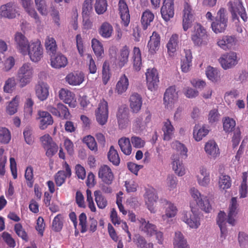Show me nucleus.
Here are the masks:
<instances>
[{
    "mask_svg": "<svg viewBox=\"0 0 248 248\" xmlns=\"http://www.w3.org/2000/svg\"><path fill=\"white\" fill-rule=\"evenodd\" d=\"M208 37L206 30L201 24L197 23L195 25L191 38L195 46H201L206 44Z\"/></svg>",
    "mask_w": 248,
    "mask_h": 248,
    "instance_id": "nucleus-4",
    "label": "nucleus"
},
{
    "mask_svg": "<svg viewBox=\"0 0 248 248\" xmlns=\"http://www.w3.org/2000/svg\"><path fill=\"white\" fill-rule=\"evenodd\" d=\"M218 185L221 189L226 190L230 188L232 186L231 177L227 175H222L219 178Z\"/></svg>",
    "mask_w": 248,
    "mask_h": 248,
    "instance_id": "nucleus-53",
    "label": "nucleus"
},
{
    "mask_svg": "<svg viewBox=\"0 0 248 248\" xmlns=\"http://www.w3.org/2000/svg\"><path fill=\"white\" fill-rule=\"evenodd\" d=\"M155 18L154 14L149 10H146L142 13L141 17V24L143 30H146L150 26Z\"/></svg>",
    "mask_w": 248,
    "mask_h": 248,
    "instance_id": "nucleus-38",
    "label": "nucleus"
},
{
    "mask_svg": "<svg viewBox=\"0 0 248 248\" xmlns=\"http://www.w3.org/2000/svg\"><path fill=\"white\" fill-rule=\"evenodd\" d=\"M130 107L134 113H138L141 109L142 100L141 96L138 93H132L129 99Z\"/></svg>",
    "mask_w": 248,
    "mask_h": 248,
    "instance_id": "nucleus-31",
    "label": "nucleus"
},
{
    "mask_svg": "<svg viewBox=\"0 0 248 248\" xmlns=\"http://www.w3.org/2000/svg\"><path fill=\"white\" fill-rule=\"evenodd\" d=\"M19 15L16 4L14 2H8L0 7V16L8 19H13Z\"/></svg>",
    "mask_w": 248,
    "mask_h": 248,
    "instance_id": "nucleus-10",
    "label": "nucleus"
},
{
    "mask_svg": "<svg viewBox=\"0 0 248 248\" xmlns=\"http://www.w3.org/2000/svg\"><path fill=\"white\" fill-rule=\"evenodd\" d=\"M23 7L30 16L33 18L37 26L41 24V21L35 10L31 6V0H20Z\"/></svg>",
    "mask_w": 248,
    "mask_h": 248,
    "instance_id": "nucleus-29",
    "label": "nucleus"
},
{
    "mask_svg": "<svg viewBox=\"0 0 248 248\" xmlns=\"http://www.w3.org/2000/svg\"><path fill=\"white\" fill-rule=\"evenodd\" d=\"M185 56L181 60V67L183 72L187 73L192 66V55L190 49H185Z\"/></svg>",
    "mask_w": 248,
    "mask_h": 248,
    "instance_id": "nucleus-32",
    "label": "nucleus"
},
{
    "mask_svg": "<svg viewBox=\"0 0 248 248\" xmlns=\"http://www.w3.org/2000/svg\"><path fill=\"white\" fill-rule=\"evenodd\" d=\"M93 0H84L82 7V15L90 16L93 12Z\"/></svg>",
    "mask_w": 248,
    "mask_h": 248,
    "instance_id": "nucleus-57",
    "label": "nucleus"
},
{
    "mask_svg": "<svg viewBox=\"0 0 248 248\" xmlns=\"http://www.w3.org/2000/svg\"><path fill=\"white\" fill-rule=\"evenodd\" d=\"M189 193L192 198L202 210L206 213H209L211 211L212 207L206 196L202 195L199 191L195 187H192L189 189Z\"/></svg>",
    "mask_w": 248,
    "mask_h": 248,
    "instance_id": "nucleus-3",
    "label": "nucleus"
},
{
    "mask_svg": "<svg viewBox=\"0 0 248 248\" xmlns=\"http://www.w3.org/2000/svg\"><path fill=\"white\" fill-rule=\"evenodd\" d=\"M37 10L43 16H46L48 13L47 5L45 0H34Z\"/></svg>",
    "mask_w": 248,
    "mask_h": 248,
    "instance_id": "nucleus-60",
    "label": "nucleus"
},
{
    "mask_svg": "<svg viewBox=\"0 0 248 248\" xmlns=\"http://www.w3.org/2000/svg\"><path fill=\"white\" fill-rule=\"evenodd\" d=\"M209 130L204 125L199 128L198 125H196L193 130V137L196 141H200L208 133Z\"/></svg>",
    "mask_w": 248,
    "mask_h": 248,
    "instance_id": "nucleus-44",
    "label": "nucleus"
},
{
    "mask_svg": "<svg viewBox=\"0 0 248 248\" xmlns=\"http://www.w3.org/2000/svg\"><path fill=\"white\" fill-rule=\"evenodd\" d=\"M129 139L126 137L120 138L118 141L121 151L126 155H129L132 153V148Z\"/></svg>",
    "mask_w": 248,
    "mask_h": 248,
    "instance_id": "nucleus-33",
    "label": "nucleus"
},
{
    "mask_svg": "<svg viewBox=\"0 0 248 248\" xmlns=\"http://www.w3.org/2000/svg\"><path fill=\"white\" fill-rule=\"evenodd\" d=\"M145 198L148 209L151 213H155L156 211L155 204L158 199L155 190L153 188L147 189Z\"/></svg>",
    "mask_w": 248,
    "mask_h": 248,
    "instance_id": "nucleus-17",
    "label": "nucleus"
},
{
    "mask_svg": "<svg viewBox=\"0 0 248 248\" xmlns=\"http://www.w3.org/2000/svg\"><path fill=\"white\" fill-rule=\"evenodd\" d=\"M129 85L128 79L125 75L122 76L118 81L115 91L119 94H122L125 92Z\"/></svg>",
    "mask_w": 248,
    "mask_h": 248,
    "instance_id": "nucleus-40",
    "label": "nucleus"
},
{
    "mask_svg": "<svg viewBox=\"0 0 248 248\" xmlns=\"http://www.w3.org/2000/svg\"><path fill=\"white\" fill-rule=\"evenodd\" d=\"M49 86L44 82L39 83L35 86L37 97L41 101L46 100L49 95Z\"/></svg>",
    "mask_w": 248,
    "mask_h": 248,
    "instance_id": "nucleus-26",
    "label": "nucleus"
},
{
    "mask_svg": "<svg viewBox=\"0 0 248 248\" xmlns=\"http://www.w3.org/2000/svg\"><path fill=\"white\" fill-rule=\"evenodd\" d=\"M139 223V228L140 230L146 234V235L152 236L155 234L157 231L156 226L149 222L142 217L138 219Z\"/></svg>",
    "mask_w": 248,
    "mask_h": 248,
    "instance_id": "nucleus-20",
    "label": "nucleus"
},
{
    "mask_svg": "<svg viewBox=\"0 0 248 248\" xmlns=\"http://www.w3.org/2000/svg\"><path fill=\"white\" fill-rule=\"evenodd\" d=\"M227 26V22L218 20L217 16L215 21L211 24L213 31L216 33L223 32Z\"/></svg>",
    "mask_w": 248,
    "mask_h": 248,
    "instance_id": "nucleus-45",
    "label": "nucleus"
},
{
    "mask_svg": "<svg viewBox=\"0 0 248 248\" xmlns=\"http://www.w3.org/2000/svg\"><path fill=\"white\" fill-rule=\"evenodd\" d=\"M58 112L60 114L58 117L62 118V119H69L71 117V114L69 111L68 108L66 106H64L62 103L58 104Z\"/></svg>",
    "mask_w": 248,
    "mask_h": 248,
    "instance_id": "nucleus-56",
    "label": "nucleus"
},
{
    "mask_svg": "<svg viewBox=\"0 0 248 248\" xmlns=\"http://www.w3.org/2000/svg\"><path fill=\"white\" fill-rule=\"evenodd\" d=\"M204 150L210 158H216L219 155V148L214 140H209L206 143Z\"/></svg>",
    "mask_w": 248,
    "mask_h": 248,
    "instance_id": "nucleus-30",
    "label": "nucleus"
},
{
    "mask_svg": "<svg viewBox=\"0 0 248 248\" xmlns=\"http://www.w3.org/2000/svg\"><path fill=\"white\" fill-rule=\"evenodd\" d=\"M133 67L137 71L140 70L141 65V56L140 48L135 46L133 48Z\"/></svg>",
    "mask_w": 248,
    "mask_h": 248,
    "instance_id": "nucleus-46",
    "label": "nucleus"
},
{
    "mask_svg": "<svg viewBox=\"0 0 248 248\" xmlns=\"http://www.w3.org/2000/svg\"><path fill=\"white\" fill-rule=\"evenodd\" d=\"M62 216L61 214L57 215L52 221L53 229L56 232L60 231L63 226Z\"/></svg>",
    "mask_w": 248,
    "mask_h": 248,
    "instance_id": "nucleus-62",
    "label": "nucleus"
},
{
    "mask_svg": "<svg viewBox=\"0 0 248 248\" xmlns=\"http://www.w3.org/2000/svg\"><path fill=\"white\" fill-rule=\"evenodd\" d=\"M145 75L148 89L151 91L156 90L159 82L157 70L154 68L148 69L145 73Z\"/></svg>",
    "mask_w": 248,
    "mask_h": 248,
    "instance_id": "nucleus-9",
    "label": "nucleus"
},
{
    "mask_svg": "<svg viewBox=\"0 0 248 248\" xmlns=\"http://www.w3.org/2000/svg\"><path fill=\"white\" fill-rule=\"evenodd\" d=\"M236 38L234 36L224 35L218 39L217 45L224 50L231 49L235 45Z\"/></svg>",
    "mask_w": 248,
    "mask_h": 248,
    "instance_id": "nucleus-23",
    "label": "nucleus"
},
{
    "mask_svg": "<svg viewBox=\"0 0 248 248\" xmlns=\"http://www.w3.org/2000/svg\"><path fill=\"white\" fill-rule=\"evenodd\" d=\"M172 160V168L175 173L179 176H183L186 172L182 162L179 159L177 155H173Z\"/></svg>",
    "mask_w": 248,
    "mask_h": 248,
    "instance_id": "nucleus-43",
    "label": "nucleus"
},
{
    "mask_svg": "<svg viewBox=\"0 0 248 248\" xmlns=\"http://www.w3.org/2000/svg\"><path fill=\"white\" fill-rule=\"evenodd\" d=\"M174 248H189L186 239L180 232H175L173 241Z\"/></svg>",
    "mask_w": 248,
    "mask_h": 248,
    "instance_id": "nucleus-42",
    "label": "nucleus"
},
{
    "mask_svg": "<svg viewBox=\"0 0 248 248\" xmlns=\"http://www.w3.org/2000/svg\"><path fill=\"white\" fill-rule=\"evenodd\" d=\"M227 5L233 21H239L237 15H239L245 22L248 21V16L241 0H232Z\"/></svg>",
    "mask_w": 248,
    "mask_h": 248,
    "instance_id": "nucleus-1",
    "label": "nucleus"
},
{
    "mask_svg": "<svg viewBox=\"0 0 248 248\" xmlns=\"http://www.w3.org/2000/svg\"><path fill=\"white\" fill-rule=\"evenodd\" d=\"M108 158L110 162L115 166H118L120 163V158L118 155L117 151L114 148L113 146L110 147L109 151L108 153Z\"/></svg>",
    "mask_w": 248,
    "mask_h": 248,
    "instance_id": "nucleus-47",
    "label": "nucleus"
},
{
    "mask_svg": "<svg viewBox=\"0 0 248 248\" xmlns=\"http://www.w3.org/2000/svg\"><path fill=\"white\" fill-rule=\"evenodd\" d=\"M206 75L213 82L217 81L220 78L219 71L215 68L209 66L206 70Z\"/></svg>",
    "mask_w": 248,
    "mask_h": 248,
    "instance_id": "nucleus-49",
    "label": "nucleus"
},
{
    "mask_svg": "<svg viewBox=\"0 0 248 248\" xmlns=\"http://www.w3.org/2000/svg\"><path fill=\"white\" fill-rule=\"evenodd\" d=\"M33 75V68L30 63H24L18 69L17 77L21 88L30 83Z\"/></svg>",
    "mask_w": 248,
    "mask_h": 248,
    "instance_id": "nucleus-2",
    "label": "nucleus"
},
{
    "mask_svg": "<svg viewBox=\"0 0 248 248\" xmlns=\"http://www.w3.org/2000/svg\"><path fill=\"white\" fill-rule=\"evenodd\" d=\"M218 61L224 69L231 68L238 63L237 54L234 52H230L222 55Z\"/></svg>",
    "mask_w": 248,
    "mask_h": 248,
    "instance_id": "nucleus-11",
    "label": "nucleus"
},
{
    "mask_svg": "<svg viewBox=\"0 0 248 248\" xmlns=\"http://www.w3.org/2000/svg\"><path fill=\"white\" fill-rule=\"evenodd\" d=\"M239 210V204L237 201V198H232L228 208L227 221L229 224L232 226H234L235 224L236 220L235 217L238 214Z\"/></svg>",
    "mask_w": 248,
    "mask_h": 248,
    "instance_id": "nucleus-14",
    "label": "nucleus"
},
{
    "mask_svg": "<svg viewBox=\"0 0 248 248\" xmlns=\"http://www.w3.org/2000/svg\"><path fill=\"white\" fill-rule=\"evenodd\" d=\"M161 14L163 19L168 21L174 16L173 0H163V5L161 8Z\"/></svg>",
    "mask_w": 248,
    "mask_h": 248,
    "instance_id": "nucleus-15",
    "label": "nucleus"
},
{
    "mask_svg": "<svg viewBox=\"0 0 248 248\" xmlns=\"http://www.w3.org/2000/svg\"><path fill=\"white\" fill-rule=\"evenodd\" d=\"M130 50L127 46H123L116 56V61L118 66L122 68L128 62Z\"/></svg>",
    "mask_w": 248,
    "mask_h": 248,
    "instance_id": "nucleus-27",
    "label": "nucleus"
},
{
    "mask_svg": "<svg viewBox=\"0 0 248 248\" xmlns=\"http://www.w3.org/2000/svg\"><path fill=\"white\" fill-rule=\"evenodd\" d=\"M118 5L122 23L124 27H127L130 22V14L128 6L124 0H120Z\"/></svg>",
    "mask_w": 248,
    "mask_h": 248,
    "instance_id": "nucleus-22",
    "label": "nucleus"
},
{
    "mask_svg": "<svg viewBox=\"0 0 248 248\" xmlns=\"http://www.w3.org/2000/svg\"><path fill=\"white\" fill-rule=\"evenodd\" d=\"M113 31V29L112 25L108 22H103L98 29L99 34L105 38L110 37Z\"/></svg>",
    "mask_w": 248,
    "mask_h": 248,
    "instance_id": "nucleus-41",
    "label": "nucleus"
},
{
    "mask_svg": "<svg viewBox=\"0 0 248 248\" xmlns=\"http://www.w3.org/2000/svg\"><path fill=\"white\" fill-rule=\"evenodd\" d=\"M235 121L232 118L227 117L225 118L223 121V129L226 132H232L235 126Z\"/></svg>",
    "mask_w": 248,
    "mask_h": 248,
    "instance_id": "nucleus-59",
    "label": "nucleus"
},
{
    "mask_svg": "<svg viewBox=\"0 0 248 248\" xmlns=\"http://www.w3.org/2000/svg\"><path fill=\"white\" fill-rule=\"evenodd\" d=\"M178 100V93L175 86L168 88L164 94L163 104L166 108L171 109Z\"/></svg>",
    "mask_w": 248,
    "mask_h": 248,
    "instance_id": "nucleus-7",
    "label": "nucleus"
},
{
    "mask_svg": "<svg viewBox=\"0 0 248 248\" xmlns=\"http://www.w3.org/2000/svg\"><path fill=\"white\" fill-rule=\"evenodd\" d=\"M107 2L106 0H96L95 10L98 15L104 14L107 9Z\"/></svg>",
    "mask_w": 248,
    "mask_h": 248,
    "instance_id": "nucleus-58",
    "label": "nucleus"
},
{
    "mask_svg": "<svg viewBox=\"0 0 248 248\" xmlns=\"http://www.w3.org/2000/svg\"><path fill=\"white\" fill-rule=\"evenodd\" d=\"M59 96L60 98L64 103L69 105L70 107L74 108L76 106V99L75 94L71 91L62 89L59 91Z\"/></svg>",
    "mask_w": 248,
    "mask_h": 248,
    "instance_id": "nucleus-25",
    "label": "nucleus"
},
{
    "mask_svg": "<svg viewBox=\"0 0 248 248\" xmlns=\"http://www.w3.org/2000/svg\"><path fill=\"white\" fill-rule=\"evenodd\" d=\"M27 55L33 62H36L41 60L43 56V48L40 41L30 42Z\"/></svg>",
    "mask_w": 248,
    "mask_h": 248,
    "instance_id": "nucleus-5",
    "label": "nucleus"
},
{
    "mask_svg": "<svg viewBox=\"0 0 248 248\" xmlns=\"http://www.w3.org/2000/svg\"><path fill=\"white\" fill-rule=\"evenodd\" d=\"M162 130L163 132V140H170L173 135L174 128L169 119L163 122Z\"/></svg>",
    "mask_w": 248,
    "mask_h": 248,
    "instance_id": "nucleus-34",
    "label": "nucleus"
},
{
    "mask_svg": "<svg viewBox=\"0 0 248 248\" xmlns=\"http://www.w3.org/2000/svg\"><path fill=\"white\" fill-rule=\"evenodd\" d=\"M51 56V65L55 68H61L65 67L68 61L67 58L61 53H54V54L50 55Z\"/></svg>",
    "mask_w": 248,
    "mask_h": 248,
    "instance_id": "nucleus-21",
    "label": "nucleus"
},
{
    "mask_svg": "<svg viewBox=\"0 0 248 248\" xmlns=\"http://www.w3.org/2000/svg\"><path fill=\"white\" fill-rule=\"evenodd\" d=\"M171 146L173 149L179 152L181 155L187 157V149L183 144L178 141H175L171 143Z\"/></svg>",
    "mask_w": 248,
    "mask_h": 248,
    "instance_id": "nucleus-64",
    "label": "nucleus"
},
{
    "mask_svg": "<svg viewBox=\"0 0 248 248\" xmlns=\"http://www.w3.org/2000/svg\"><path fill=\"white\" fill-rule=\"evenodd\" d=\"M92 46L94 54L97 57H100L104 53L103 45L97 39L95 38L92 39Z\"/></svg>",
    "mask_w": 248,
    "mask_h": 248,
    "instance_id": "nucleus-54",
    "label": "nucleus"
},
{
    "mask_svg": "<svg viewBox=\"0 0 248 248\" xmlns=\"http://www.w3.org/2000/svg\"><path fill=\"white\" fill-rule=\"evenodd\" d=\"M65 80L71 85H79L84 80V75L81 72H72L66 76Z\"/></svg>",
    "mask_w": 248,
    "mask_h": 248,
    "instance_id": "nucleus-24",
    "label": "nucleus"
},
{
    "mask_svg": "<svg viewBox=\"0 0 248 248\" xmlns=\"http://www.w3.org/2000/svg\"><path fill=\"white\" fill-rule=\"evenodd\" d=\"M95 114L99 124L101 125L106 124L108 117V102L104 99L100 100Z\"/></svg>",
    "mask_w": 248,
    "mask_h": 248,
    "instance_id": "nucleus-8",
    "label": "nucleus"
},
{
    "mask_svg": "<svg viewBox=\"0 0 248 248\" xmlns=\"http://www.w3.org/2000/svg\"><path fill=\"white\" fill-rule=\"evenodd\" d=\"M63 167L65 171L59 170L54 175L55 182L57 186H62L65 183L66 178L71 176V168L66 162H64Z\"/></svg>",
    "mask_w": 248,
    "mask_h": 248,
    "instance_id": "nucleus-16",
    "label": "nucleus"
},
{
    "mask_svg": "<svg viewBox=\"0 0 248 248\" xmlns=\"http://www.w3.org/2000/svg\"><path fill=\"white\" fill-rule=\"evenodd\" d=\"M38 119L40 121V128L41 129H46L48 125H52L53 123V119L50 113L47 111H38Z\"/></svg>",
    "mask_w": 248,
    "mask_h": 248,
    "instance_id": "nucleus-28",
    "label": "nucleus"
},
{
    "mask_svg": "<svg viewBox=\"0 0 248 248\" xmlns=\"http://www.w3.org/2000/svg\"><path fill=\"white\" fill-rule=\"evenodd\" d=\"M83 141L91 150L97 151V143L95 139L93 136L89 135L85 137L83 139Z\"/></svg>",
    "mask_w": 248,
    "mask_h": 248,
    "instance_id": "nucleus-61",
    "label": "nucleus"
},
{
    "mask_svg": "<svg viewBox=\"0 0 248 248\" xmlns=\"http://www.w3.org/2000/svg\"><path fill=\"white\" fill-rule=\"evenodd\" d=\"M226 217V213L224 211H220L218 214L217 219V224L220 230L221 237L225 236L227 233L226 223L228 221Z\"/></svg>",
    "mask_w": 248,
    "mask_h": 248,
    "instance_id": "nucleus-35",
    "label": "nucleus"
},
{
    "mask_svg": "<svg viewBox=\"0 0 248 248\" xmlns=\"http://www.w3.org/2000/svg\"><path fill=\"white\" fill-rule=\"evenodd\" d=\"M182 219L191 228L197 229L200 225V218L194 210L191 207V211H183L182 213Z\"/></svg>",
    "mask_w": 248,
    "mask_h": 248,
    "instance_id": "nucleus-6",
    "label": "nucleus"
},
{
    "mask_svg": "<svg viewBox=\"0 0 248 248\" xmlns=\"http://www.w3.org/2000/svg\"><path fill=\"white\" fill-rule=\"evenodd\" d=\"M45 46L49 55L54 54V53H56L57 45L54 38L48 36L46 40Z\"/></svg>",
    "mask_w": 248,
    "mask_h": 248,
    "instance_id": "nucleus-51",
    "label": "nucleus"
},
{
    "mask_svg": "<svg viewBox=\"0 0 248 248\" xmlns=\"http://www.w3.org/2000/svg\"><path fill=\"white\" fill-rule=\"evenodd\" d=\"M25 178L27 186L30 188L32 187L34 179L33 176V169L31 166H30L27 167L25 173Z\"/></svg>",
    "mask_w": 248,
    "mask_h": 248,
    "instance_id": "nucleus-52",
    "label": "nucleus"
},
{
    "mask_svg": "<svg viewBox=\"0 0 248 248\" xmlns=\"http://www.w3.org/2000/svg\"><path fill=\"white\" fill-rule=\"evenodd\" d=\"M193 16L191 6L187 2H186L184 5L183 17V28L185 31H186L191 27Z\"/></svg>",
    "mask_w": 248,
    "mask_h": 248,
    "instance_id": "nucleus-19",
    "label": "nucleus"
},
{
    "mask_svg": "<svg viewBox=\"0 0 248 248\" xmlns=\"http://www.w3.org/2000/svg\"><path fill=\"white\" fill-rule=\"evenodd\" d=\"M98 177L102 182L107 185L112 184L114 176L111 169L108 166H101L98 170Z\"/></svg>",
    "mask_w": 248,
    "mask_h": 248,
    "instance_id": "nucleus-18",
    "label": "nucleus"
},
{
    "mask_svg": "<svg viewBox=\"0 0 248 248\" xmlns=\"http://www.w3.org/2000/svg\"><path fill=\"white\" fill-rule=\"evenodd\" d=\"M20 97L16 95L10 102L7 107V112L10 115H13L17 111Z\"/></svg>",
    "mask_w": 248,
    "mask_h": 248,
    "instance_id": "nucleus-55",
    "label": "nucleus"
},
{
    "mask_svg": "<svg viewBox=\"0 0 248 248\" xmlns=\"http://www.w3.org/2000/svg\"><path fill=\"white\" fill-rule=\"evenodd\" d=\"M15 41L17 50L23 55H27L30 43L25 35L21 32H16L15 35Z\"/></svg>",
    "mask_w": 248,
    "mask_h": 248,
    "instance_id": "nucleus-12",
    "label": "nucleus"
},
{
    "mask_svg": "<svg viewBox=\"0 0 248 248\" xmlns=\"http://www.w3.org/2000/svg\"><path fill=\"white\" fill-rule=\"evenodd\" d=\"M95 201L99 208L104 209L108 205V202L105 197L102 195L100 190L94 192Z\"/></svg>",
    "mask_w": 248,
    "mask_h": 248,
    "instance_id": "nucleus-48",
    "label": "nucleus"
},
{
    "mask_svg": "<svg viewBox=\"0 0 248 248\" xmlns=\"http://www.w3.org/2000/svg\"><path fill=\"white\" fill-rule=\"evenodd\" d=\"M133 242L138 248H154V245L152 242L147 241L144 236L139 234L135 235Z\"/></svg>",
    "mask_w": 248,
    "mask_h": 248,
    "instance_id": "nucleus-37",
    "label": "nucleus"
},
{
    "mask_svg": "<svg viewBox=\"0 0 248 248\" xmlns=\"http://www.w3.org/2000/svg\"><path fill=\"white\" fill-rule=\"evenodd\" d=\"M179 43V35L173 34L170 37L167 44V48L170 55H172L176 52Z\"/></svg>",
    "mask_w": 248,
    "mask_h": 248,
    "instance_id": "nucleus-39",
    "label": "nucleus"
},
{
    "mask_svg": "<svg viewBox=\"0 0 248 248\" xmlns=\"http://www.w3.org/2000/svg\"><path fill=\"white\" fill-rule=\"evenodd\" d=\"M117 119L120 128H125L129 124V119L126 111L119 108L117 113Z\"/></svg>",
    "mask_w": 248,
    "mask_h": 248,
    "instance_id": "nucleus-36",
    "label": "nucleus"
},
{
    "mask_svg": "<svg viewBox=\"0 0 248 248\" xmlns=\"http://www.w3.org/2000/svg\"><path fill=\"white\" fill-rule=\"evenodd\" d=\"M14 230L16 234L23 240L25 241H28V237L27 233L23 229L22 225L20 223H16L14 226Z\"/></svg>",
    "mask_w": 248,
    "mask_h": 248,
    "instance_id": "nucleus-63",
    "label": "nucleus"
},
{
    "mask_svg": "<svg viewBox=\"0 0 248 248\" xmlns=\"http://www.w3.org/2000/svg\"><path fill=\"white\" fill-rule=\"evenodd\" d=\"M160 202L165 208V214L162 216L164 221H169V219L174 217L177 214L178 209L174 203L165 199L160 200Z\"/></svg>",
    "mask_w": 248,
    "mask_h": 248,
    "instance_id": "nucleus-13",
    "label": "nucleus"
},
{
    "mask_svg": "<svg viewBox=\"0 0 248 248\" xmlns=\"http://www.w3.org/2000/svg\"><path fill=\"white\" fill-rule=\"evenodd\" d=\"M11 140V134L10 130L3 127H0V142L2 144H7Z\"/></svg>",
    "mask_w": 248,
    "mask_h": 248,
    "instance_id": "nucleus-50",
    "label": "nucleus"
}]
</instances>
